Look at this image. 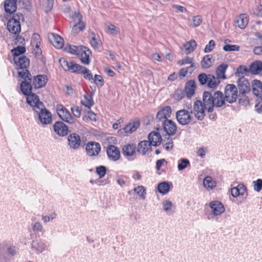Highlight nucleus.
Returning a JSON list of instances; mask_svg holds the SVG:
<instances>
[{
	"mask_svg": "<svg viewBox=\"0 0 262 262\" xmlns=\"http://www.w3.org/2000/svg\"><path fill=\"white\" fill-rule=\"evenodd\" d=\"M40 105H41L40 107L37 106L35 108V111L38 115L39 121L43 125L51 123L52 120L51 112L45 107L44 105H42L41 103Z\"/></svg>",
	"mask_w": 262,
	"mask_h": 262,
	"instance_id": "1",
	"label": "nucleus"
},
{
	"mask_svg": "<svg viewBox=\"0 0 262 262\" xmlns=\"http://www.w3.org/2000/svg\"><path fill=\"white\" fill-rule=\"evenodd\" d=\"M23 15L21 13L16 14L7 23V29L9 31L14 34H17L21 30L19 20L23 19Z\"/></svg>",
	"mask_w": 262,
	"mask_h": 262,
	"instance_id": "2",
	"label": "nucleus"
},
{
	"mask_svg": "<svg viewBox=\"0 0 262 262\" xmlns=\"http://www.w3.org/2000/svg\"><path fill=\"white\" fill-rule=\"evenodd\" d=\"M225 99L229 103L235 102L238 97L237 89L234 84H229L225 88Z\"/></svg>",
	"mask_w": 262,
	"mask_h": 262,
	"instance_id": "3",
	"label": "nucleus"
},
{
	"mask_svg": "<svg viewBox=\"0 0 262 262\" xmlns=\"http://www.w3.org/2000/svg\"><path fill=\"white\" fill-rule=\"evenodd\" d=\"M56 112L59 118L63 121L69 124H74L75 119L72 116L69 111L62 105L56 106Z\"/></svg>",
	"mask_w": 262,
	"mask_h": 262,
	"instance_id": "4",
	"label": "nucleus"
},
{
	"mask_svg": "<svg viewBox=\"0 0 262 262\" xmlns=\"http://www.w3.org/2000/svg\"><path fill=\"white\" fill-rule=\"evenodd\" d=\"M49 245L47 242L41 238H38L32 241L31 248L36 254H40L43 251L47 250Z\"/></svg>",
	"mask_w": 262,
	"mask_h": 262,
	"instance_id": "5",
	"label": "nucleus"
},
{
	"mask_svg": "<svg viewBox=\"0 0 262 262\" xmlns=\"http://www.w3.org/2000/svg\"><path fill=\"white\" fill-rule=\"evenodd\" d=\"M137 151V147L134 144H128L122 147V154L128 160H133L136 158Z\"/></svg>",
	"mask_w": 262,
	"mask_h": 262,
	"instance_id": "6",
	"label": "nucleus"
},
{
	"mask_svg": "<svg viewBox=\"0 0 262 262\" xmlns=\"http://www.w3.org/2000/svg\"><path fill=\"white\" fill-rule=\"evenodd\" d=\"M204 105L200 100L196 101L193 104V110H191V113L193 114L198 120H202L205 116Z\"/></svg>",
	"mask_w": 262,
	"mask_h": 262,
	"instance_id": "7",
	"label": "nucleus"
},
{
	"mask_svg": "<svg viewBox=\"0 0 262 262\" xmlns=\"http://www.w3.org/2000/svg\"><path fill=\"white\" fill-rule=\"evenodd\" d=\"M176 118L178 122L182 125L188 124L191 120V116L189 112L184 109L177 112Z\"/></svg>",
	"mask_w": 262,
	"mask_h": 262,
	"instance_id": "8",
	"label": "nucleus"
},
{
	"mask_svg": "<svg viewBox=\"0 0 262 262\" xmlns=\"http://www.w3.org/2000/svg\"><path fill=\"white\" fill-rule=\"evenodd\" d=\"M203 104L205 106L206 110L208 112H211L213 111V108L214 107V103H213V95L209 92H205L203 93Z\"/></svg>",
	"mask_w": 262,
	"mask_h": 262,
	"instance_id": "9",
	"label": "nucleus"
},
{
	"mask_svg": "<svg viewBox=\"0 0 262 262\" xmlns=\"http://www.w3.org/2000/svg\"><path fill=\"white\" fill-rule=\"evenodd\" d=\"M101 150V146L99 143L96 142H90L86 146L87 154L91 157L97 156Z\"/></svg>",
	"mask_w": 262,
	"mask_h": 262,
	"instance_id": "10",
	"label": "nucleus"
},
{
	"mask_svg": "<svg viewBox=\"0 0 262 262\" xmlns=\"http://www.w3.org/2000/svg\"><path fill=\"white\" fill-rule=\"evenodd\" d=\"M106 154L109 160L113 161H117L120 158L119 148L113 145H110L107 147Z\"/></svg>",
	"mask_w": 262,
	"mask_h": 262,
	"instance_id": "11",
	"label": "nucleus"
},
{
	"mask_svg": "<svg viewBox=\"0 0 262 262\" xmlns=\"http://www.w3.org/2000/svg\"><path fill=\"white\" fill-rule=\"evenodd\" d=\"M209 206L211 209V212L214 216L220 215L225 211L224 205L219 201H211Z\"/></svg>",
	"mask_w": 262,
	"mask_h": 262,
	"instance_id": "12",
	"label": "nucleus"
},
{
	"mask_svg": "<svg viewBox=\"0 0 262 262\" xmlns=\"http://www.w3.org/2000/svg\"><path fill=\"white\" fill-rule=\"evenodd\" d=\"M162 126L165 132L169 136L173 135L176 133V124L171 120H165L162 123Z\"/></svg>",
	"mask_w": 262,
	"mask_h": 262,
	"instance_id": "13",
	"label": "nucleus"
},
{
	"mask_svg": "<svg viewBox=\"0 0 262 262\" xmlns=\"http://www.w3.org/2000/svg\"><path fill=\"white\" fill-rule=\"evenodd\" d=\"M54 132L59 136L64 137L68 134V126L61 121H57L53 125Z\"/></svg>",
	"mask_w": 262,
	"mask_h": 262,
	"instance_id": "14",
	"label": "nucleus"
},
{
	"mask_svg": "<svg viewBox=\"0 0 262 262\" xmlns=\"http://www.w3.org/2000/svg\"><path fill=\"white\" fill-rule=\"evenodd\" d=\"M238 88L241 94H248L251 90V85L248 80L242 77L238 80Z\"/></svg>",
	"mask_w": 262,
	"mask_h": 262,
	"instance_id": "15",
	"label": "nucleus"
},
{
	"mask_svg": "<svg viewBox=\"0 0 262 262\" xmlns=\"http://www.w3.org/2000/svg\"><path fill=\"white\" fill-rule=\"evenodd\" d=\"M91 54V50L88 48L83 46L80 47V50L77 53V55L79 56L81 61L85 64H89L90 56Z\"/></svg>",
	"mask_w": 262,
	"mask_h": 262,
	"instance_id": "16",
	"label": "nucleus"
},
{
	"mask_svg": "<svg viewBox=\"0 0 262 262\" xmlns=\"http://www.w3.org/2000/svg\"><path fill=\"white\" fill-rule=\"evenodd\" d=\"M48 79L45 75H38L33 77L32 85L35 89H40L45 86Z\"/></svg>",
	"mask_w": 262,
	"mask_h": 262,
	"instance_id": "17",
	"label": "nucleus"
},
{
	"mask_svg": "<svg viewBox=\"0 0 262 262\" xmlns=\"http://www.w3.org/2000/svg\"><path fill=\"white\" fill-rule=\"evenodd\" d=\"M48 38L51 43L56 48L61 49L64 45V40L59 35L50 33L48 34Z\"/></svg>",
	"mask_w": 262,
	"mask_h": 262,
	"instance_id": "18",
	"label": "nucleus"
},
{
	"mask_svg": "<svg viewBox=\"0 0 262 262\" xmlns=\"http://www.w3.org/2000/svg\"><path fill=\"white\" fill-rule=\"evenodd\" d=\"M27 102L30 106L33 107L34 112L35 111L36 107L37 106H39V108L40 107L41 105H40V103L44 105L41 101H39L38 96L36 94L31 93L27 95Z\"/></svg>",
	"mask_w": 262,
	"mask_h": 262,
	"instance_id": "19",
	"label": "nucleus"
},
{
	"mask_svg": "<svg viewBox=\"0 0 262 262\" xmlns=\"http://www.w3.org/2000/svg\"><path fill=\"white\" fill-rule=\"evenodd\" d=\"M69 145L70 148L76 149L79 148L81 144L79 136L76 134H71L68 138Z\"/></svg>",
	"mask_w": 262,
	"mask_h": 262,
	"instance_id": "20",
	"label": "nucleus"
},
{
	"mask_svg": "<svg viewBox=\"0 0 262 262\" xmlns=\"http://www.w3.org/2000/svg\"><path fill=\"white\" fill-rule=\"evenodd\" d=\"M151 145L148 141L144 140L140 142L137 146V152L145 155L148 154L151 150Z\"/></svg>",
	"mask_w": 262,
	"mask_h": 262,
	"instance_id": "21",
	"label": "nucleus"
},
{
	"mask_svg": "<svg viewBox=\"0 0 262 262\" xmlns=\"http://www.w3.org/2000/svg\"><path fill=\"white\" fill-rule=\"evenodd\" d=\"M149 143L154 146H157L162 141V137L159 133L155 131L151 132L148 136Z\"/></svg>",
	"mask_w": 262,
	"mask_h": 262,
	"instance_id": "22",
	"label": "nucleus"
},
{
	"mask_svg": "<svg viewBox=\"0 0 262 262\" xmlns=\"http://www.w3.org/2000/svg\"><path fill=\"white\" fill-rule=\"evenodd\" d=\"M171 114V109L170 106H167L163 107L157 114L156 119L160 121H164L168 119Z\"/></svg>",
	"mask_w": 262,
	"mask_h": 262,
	"instance_id": "23",
	"label": "nucleus"
},
{
	"mask_svg": "<svg viewBox=\"0 0 262 262\" xmlns=\"http://www.w3.org/2000/svg\"><path fill=\"white\" fill-rule=\"evenodd\" d=\"M249 22V17L246 14H242L235 19L236 26L242 29H245Z\"/></svg>",
	"mask_w": 262,
	"mask_h": 262,
	"instance_id": "24",
	"label": "nucleus"
},
{
	"mask_svg": "<svg viewBox=\"0 0 262 262\" xmlns=\"http://www.w3.org/2000/svg\"><path fill=\"white\" fill-rule=\"evenodd\" d=\"M226 100L223 93L221 91H216L213 94V103L214 106L221 107L225 104Z\"/></svg>",
	"mask_w": 262,
	"mask_h": 262,
	"instance_id": "25",
	"label": "nucleus"
},
{
	"mask_svg": "<svg viewBox=\"0 0 262 262\" xmlns=\"http://www.w3.org/2000/svg\"><path fill=\"white\" fill-rule=\"evenodd\" d=\"M14 61L20 69H26L29 64V60L25 56L14 57Z\"/></svg>",
	"mask_w": 262,
	"mask_h": 262,
	"instance_id": "26",
	"label": "nucleus"
},
{
	"mask_svg": "<svg viewBox=\"0 0 262 262\" xmlns=\"http://www.w3.org/2000/svg\"><path fill=\"white\" fill-rule=\"evenodd\" d=\"M252 91L254 95L258 98L262 96V83L258 80H254L252 83Z\"/></svg>",
	"mask_w": 262,
	"mask_h": 262,
	"instance_id": "27",
	"label": "nucleus"
},
{
	"mask_svg": "<svg viewBox=\"0 0 262 262\" xmlns=\"http://www.w3.org/2000/svg\"><path fill=\"white\" fill-rule=\"evenodd\" d=\"M195 83L193 80L188 81L185 86V91L187 97L190 99L194 93Z\"/></svg>",
	"mask_w": 262,
	"mask_h": 262,
	"instance_id": "28",
	"label": "nucleus"
},
{
	"mask_svg": "<svg viewBox=\"0 0 262 262\" xmlns=\"http://www.w3.org/2000/svg\"><path fill=\"white\" fill-rule=\"evenodd\" d=\"M5 11L12 14L15 12L17 8L16 3L12 0H6L4 4Z\"/></svg>",
	"mask_w": 262,
	"mask_h": 262,
	"instance_id": "29",
	"label": "nucleus"
},
{
	"mask_svg": "<svg viewBox=\"0 0 262 262\" xmlns=\"http://www.w3.org/2000/svg\"><path fill=\"white\" fill-rule=\"evenodd\" d=\"M249 71L253 74H257L262 71V61L256 60L253 62L249 67Z\"/></svg>",
	"mask_w": 262,
	"mask_h": 262,
	"instance_id": "30",
	"label": "nucleus"
},
{
	"mask_svg": "<svg viewBox=\"0 0 262 262\" xmlns=\"http://www.w3.org/2000/svg\"><path fill=\"white\" fill-rule=\"evenodd\" d=\"M214 60L211 55H207L204 56L201 61V64L203 68L207 69L210 67L213 63Z\"/></svg>",
	"mask_w": 262,
	"mask_h": 262,
	"instance_id": "31",
	"label": "nucleus"
},
{
	"mask_svg": "<svg viewBox=\"0 0 262 262\" xmlns=\"http://www.w3.org/2000/svg\"><path fill=\"white\" fill-rule=\"evenodd\" d=\"M220 83V80L217 77L211 74H209L207 85L209 88L214 89L217 88Z\"/></svg>",
	"mask_w": 262,
	"mask_h": 262,
	"instance_id": "32",
	"label": "nucleus"
},
{
	"mask_svg": "<svg viewBox=\"0 0 262 262\" xmlns=\"http://www.w3.org/2000/svg\"><path fill=\"white\" fill-rule=\"evenodd\" d=\"M139 126L140 122L139 121H135L132 123H128L123 128V129L126 133L131 134L136 131Z\"/></svg>",
	"mask_w": 262,
	"mask_h": 262,
	"instance_id": "33",
	"label": "nucleus"
},
{
	"mask_svg": "<svg viewBox=\"0 0 262 262\" xmlns=\"http://www.w3.org/2000/svg\"><path fill=\"white\" fill-rule=\"evenodd\" d=\"M228 68V65L225 63H222L216 69V77L220 79H225V72Z\"/></svg>",
	"mask_w": 262,
	"mask_h": 262,
	"instance_id": "34",
	"label": "nucleus"
},
{
	"mask_svg": "<svg viewBox=\"0 0 262 262\" xmlns=\"http://www.w3.org/2000/svg\"><path fill=\"white\" fill-rule=\"evenodd\" d=\"M31 227L33 231L35 233L37 234L40 233L43 234L45 232V230L43 227V225L39 221H36L34 223H32L31 224Z\"/></svg>",
	"mask_w": 262,
	"mask_h": 262,
	"instance_id": "35",
	"label": "nucleus"
},
{
	"mask_svg": "<svg viewBox=\"0 0 262 262\" xmlns=\"http://www.w3.org/2000/svg\"><path fill=\"white\" fill-rule=\"evenodd\" d=\"M31 81H24L21 82L20 84V89L22 93L25 95H28L29 94L31 93V90L32 88V84H31L30 82Z\"/></svg>",
	"mask_w": 262,
	"mask_h": 262,
	"instance_id": "36",
	"label": "nucleus"
},
{
	"mask_svg": "<svg viewBox=\"0 0 262 262\" xmlns=\"http://www.w3.org/2000/svg\"><path fill=\"white\" fill-rule=\"evenodd\" d=\"M203 185L207 190H211L214 188L216 186V182L213 180L212 177L207 176L204 179Z\"/></svg>",
	"mask_w": 262,
	"mask_h": 262,
	"instance_id": "37",
	"label": "nucleus"
},
{
	"mask_svg": "<svg viewBox=\"0 0 262 262\" xmlns=\"http://www.w3.org/2000/svg\"><path fill=\"white\" fill-rule=\"evenodd\" d=\"M158 190L162 194L167 193L170 190V185L169 183L167 182H163L159 183L158 185Z\"/></svg>",
	"mask_w": 262,
	"mask_h": 262,
	"instance_id": "38",
	"label": "nucleus"
},
{
	"mask_svg": "<svg viewBox=\"0 0 262 262\" xmlns=\"http://www.w3.org/2000/svg\"><path fill=\"white\" fill-rule=\"evenodd\" d=\"M85 101H81V103L85 106V107H88V108L90 109L91 107L94 105V103L93 101V99L92 98V95L91 94L89 95L88 93H85L83 96Z\"/></svg>",
	"mask_w": 262,
	"mask_h": 262,
	"instance_id": "39",
	"label": "nucleus"
},
{
	"mask_svg": "<svg viewBox=\"0 0 262 262\" xmlns=\"http://www.w3.org/2000/svg\"><path fill=\"white\" fill-rule=\"evenodd\" d=\"M196 43L193 39L186 42L184 45V47L186 50V54H188L193 52L196 47Z\"/></svg>",
	"mask_w": 262,
	"mask_h": 262,
	"instance_id": "40",
	"label": "nucleus"
},
{
	"mask_svg": "<svg viewBox=\"0 0 262 262\" xmlns=\"http://www.w3.org/2000/svg\"><path fill=\"white\" fill-rule=\"evenodd\" d=\"M85 25L84 23H80L75 24L73 27L72 34L74 35L78 34L80 31H83L85 29Z\"/></svg>",
	"mask_w": 262,
	"mask_h": 262,
	"instance_id": "41",
	"label": "nucleus"
},
{
	"mask_svg": "<svg viewBox=\"0 0 262 262\" xmlns=\"http://www.w3.org/2000/svg\"><path fill=\"white\" fill-rule=\"evenodd\" d=\"M190 162L187 159H180L178 161V169L181 171L190 166Z\"/></svg>",
	"mask_w": 262,
	"mask_h": 262,
	"instance_id": "42",
	"label": "nucleus"
},
{
	"mask_svg": "<svg viewBox=\"0 0 262 262\" xmlns=\"http://www.w3.org/2000/svg\"><path fill=\"white\" fill-rule=\"evenodd\" d=\"M70 67L69 69V71L73 73H77L78 74H81V71L83 70L82 69L84 68V67H82L78 64L74 62L71 61Z\"/></svg>",
	"mask_w": 262,
	"mask_h": 262,
	"instance_id": "43",
	"label": "nucleus"
},
{
	"mask_svg": "<svg viewBox=\"0 0 262 262\" xmlns=\"http://www.w3.org/2000/svg\"><path fill=\"white\" fill-rule=\"evenodd\" d=\"M91 39L90 42L91 46L95 49H97L100 46V42L98 38H96V34L93 32L90 33Z\"/></svg>",
	"mask_w": 262,
	"mask_h": 262,
	"instance_id": "44",
	"label": "nucleus"
},
{
	"mask_svg": "<svg viewBox=\"0 0 262 262\" xmlns=\"http://www.w3.org/2000/svg\"><path fill=\"white\" fill-rule=\"evenodd\" d=\"M4 245V243L0 245V260L1 262H9V259L5 251Z\"/></svg>",
	"mask_w": 262,
	"mask_h": 262,
	"instance_id": "45",
	"label": "nucleus"
},
{
	"mask_svg": "<svg viewBox=\"0 0 262 262\" xmlns=\"http://www.w3.org/2000/svg\"><path fill=\"white\" fill-rule=\"evenodd\" d=\"M247 94H241L238 95L239 103L244 106H247L249 103V99L247 96Z\"/></svg>",
	"mask_w": 262,
	"mask_h": 262,
	"instance_id": "46",
	"label": "nucleus"
},
{
	"mask_svg": "<svg viewBox=\"0 0 262 262\" xmlns=\"http://www.w3.org/2000/svg\"><path fill=\"white\" fill-rule=\"evenodd\" d=\"M26 49L23 46H18L16 48H14L11 50V52L14 56V57H20L19 56L25 53Z\"/></svg>",
	"mask_w": 262,
	"mask_h": 262,
	"instance_id": "47",
	"label": "nucleus"
},
{
	"mask_svg": "<svg viewBox=\"0 0 262 262\" xmlns=\"http://www.w3.org/2000/svg\"><path fill=\"white\" fill-rule=\"evenodd\" d=\"M134 191L142 199L144 200L145 198L146 190L142 186H139L134 188Z\"/></svg>",
	"mask_w": 262,
	"mask_h": 262,
	"instance_id": "48",
	"label": "nucleus"
},
{
	"mask_svg": "<svg viewBox=\"0 0 262 262\" xmlns=\"http://www.w3.org/2000/svg\"><path fill=\"white\" fill-rule=\"evenodd\" d=\"M57 213L55 212H52L49 215H42L41 220L44 223H46L50 222V221L55 219L57 217Z\"/></svg>",
	"mask_w": 262,
	"mask_h": 262,
	"instance_id": "49",
	"label": "nucleus"
},
{
	"mask_svg": "<svg viewBox=\"0 0 262 262\" xmlns=\"http://www.w3.org/2000/svg\"><path fill=\"white\" fill-rule=\"evenodd\" d=\"M178 63L180 66H182L185 64H190L191 66H193V68H194V59L192 58H190L189 57H186L184 59L179 60L178 62Z\"/></svg>",
	"mask_w": 262,
	"mask_h": 262,
	"instance_id": "50",
	"label": "nucleus"
},
{
	"mask_svg": "<svg viewBox=\"0 0 262 262\" xmlns=\"http://www.w3.org/2000/svg\"><path fill=\"white\" fill-rule=\"evenodd\" d=\"M21 71L18 72V75L24 79L28 78V80L31 81V79L29 77L31 76L30 72L26 69H21Z\"/></svg>",
	"mask_w": 262,
	"mask_h": 262,
	"instance_id": "51",
	"label": "nucleus"
},
{
	"mask_svg": "<svg viewBox=\"0 0 262 262\" xmlns=\"http://www.w3.org/2000/svg\"><path fill=\"white\" fill-rule=\"evenodd\" d=\"M254 190L256 192H259L262 189V180L257 179L252 182Z\"/></svg>",
	"mask_w": 262,
	"mask_h": 262,
	"instance_id": "52",
	"label": "nucleus"
},
{
	"mask_svg": "<svg viewBox=\"0 0 262 262\" xmlns=\"http://www.w3.org/2000/svg\"><path fill=\"white\" fill-rule=\"evenodd\" d=\"M208 78L209 74L207 75L205 73H201L198 76V80L201 84L204 85L205 84H207Z\"/></svg>",
	"mask_w": 262,
	"mask_h": 262,
	"instance_id": "53",
	"label": "nucleus"
},
{
	"mask_svg": "<svg viewBox=\"0 0 262 262\" xmlns=\"http://www.w3.org/2000/svg\"><path fill=\"white\" fill-rule=\"evenodd\" d=\"M106 168L104 166H99L96 167V172L100 178H103L106 174Z\"/></svg>",
	"mask_w": 262,
	"mask_h": 262,
	"instance_id": "54",
	"label": "nucleus"
},
{
	"mask_svg": "<svg viewBox=\"0 0 262 262\" xmlns=\"http://www.w3.org/2000/svg\"><path fill=\"white\" fill-rule=\"evenodd\" d=\"M194 70V68H193L192 66H190L189 67L182 68L181 69L179 72V75L181 77H184L187 73H191Z\"/></svg>",
	"mask_w": 262,
	"mask_h": 262,
	"instance_id": "55",
	"label": "nucleus"
},
{
	"mask_svg": "<svg viewBox=\"0 0 262 262\" xmlns=\"http://www.w3.org/2000/svg\"><path fill=\"white\" fill-rule=\"evenodd\" d=\"M93 80H94V83L98 87H102L104 85V80L100 75H95Z\"/></svg>",
	"mask_w": 262,
	"mask_h": 262,
	"instance_id": "56",
	"label": "nucleus"
},
{
	"mask_svg": "<svg viewBox=\"0 0 262 262\" xmlns=\"http://www.w3.org/2000/svg\"><path fill=\"white\" fill-rule=\"evenodd\" d=\"M82 69L83 70L81 71V73L83 74L84 78L89 80H93V75L91 72L85 67Z\"/></svg>",
	"mask_w": 262,
	"mask_h": 262,
	"instance_id": "57",
	"label": "nucleus"
},
{
	"mask_svg": "<svg viewBox=\"0 0 262 262\" xmlns=\"http://www.w3.org/2000/svg\"><path fill=\"white\" fill-rule=\"evenodd\" d=\"M192 21V24H191V26L193 27H196L201 24L202 22V19L201 16L196 15L193 17Z\"/></svg>",
	"mask_w": 262,
	"mask_h": 262,
	"instance_id": "58",
	"label": "nucleus"
},
{
	"mask_svg": "<svg viewBox=\"0 0 262 262\" xmlns=\"http://www.w3.org/2000/svg\"><path fill=\"white\" fill-rule=\"evenodd\" d=\"M256 112L258 114H262V98H257L255 105Z\"/></svg>",
	"mask_w": 262,
	"mask_h": 262,
	"instance_id": "59",
	"label": "nucleus"
},
{
	"mask_svg": "<svg viewBox=\"0 0 262 262\" xmlns=\"http://www.w3.org/2000/svg\"><path fill=\"white\" fill-rule=\"evenodd\" d=\"M215 43L213 40H211L209 41V43L206 45L205 49L204 52L205 53H209L211 52L213 49L215 48Z\"/></svg>",
	"mask_w": 262,
	"mask_h": 262,
	"instance_id": "60",
	"label": "nucleus"
},
{
	"mask_svg": "<svg viewBox=\"0 0 262 262\" xmlns=\"http://www.w3.org/2000/svg\"><path fill=\"white\" fill-rule=\"evenodd\" d=\"M223 50L227 52L239 51V46L234 45H230L227 44L224 46Z\"/></svg>",
	"mask_w": 262,
	"mask_h": 262,
	"instance_id": "61",
	"label": "nucleus"
},
{
	"mask_svg": "<svg viewBox=\"0 0 262 262\" xmlns=\"http://www.w3.org/2000/svg\"><path fill=\"white\" fill-rule=\"evenodd\" d=\"M66 51L71 54L77 55L78 52L80 50V47L75 46H69L66 49Z\"/></svg>",
	"mask_w": 262,
	"mask_h": 262,
	"instance_id": "62",
	"label": "nucleus"
},
{
	"mask_svg": "<svg viewBox=\"0 0 262 262\" xmlns=\"http://www.w3.org/2000/svg\"><path fill=\"white\" fill-rule=\"evenodd\" d=\"M59 63L61 65V66L63 68V69L65 71H69V69L70 67L71 62H68L66 59L64 58H60L59 60Z\"/></svg>",
	"mask_w": 262,
	"mask_h": 262,
	"instance_id": "63",
	"label": "nucleus"
},
{
	"mask_svg": "<svg viewBox=\"0 0 262 262\" xmlns=\"http://www.w3.org/2000/svg\"><path fill=\"white\" fill-rule=\"evenodd\" d=\"M173 142L172 140L170 138H168L166 142L163 143V147L166 150H169L173 148Z\"/></svg>",
	"mask_w": 262,
	"mask_h": 262,
	"instance_id": "64",
	"label": "nucleus"
}]
</instances>
